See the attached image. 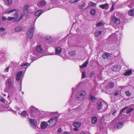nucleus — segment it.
Returning a JSON list of instances; mask_svg holds the SVG:
<instances>
[{
	"instance_id": "obj_62",
	"label": "nucleus",
	"mask_w": 134,
	"mask_h": 134,
	"mask_svg": "<svg viewBox=\"0 0 134 134\" xmlns=\"http://www.w3.org/2000/svg\"><path fill=\"white\" fill-rule=\"evenodd\" d=\"M112 7H114V4H113L112 5Z\"/></svg>"
},
{
	"instance_id": "obj_23",
	"label": "nucleus",
	"mask_w": 134,
	"mask_h": 134,
	"mask_svg": "<svg viewBox=\"0 0 134 134\" xmlns=\"http://www.w3.org/2000/svg\"><path fill=\"white\" fill-rule=\"evenodd\" d=\"M22 29V27L20 26H18L16 27L15 29V31L16 32H19L21 31Z\"/></svg>"
},
{
	"instance_id": "obj_12",
	"label": "nucleus",
	"mask_w": 134,
	"mask_h": 134,
	"mask_svg": "<svg viewBox=\"0 0 134 134\" xmlns=\"http://www.w3.org/2000/svg\"><path fill=\"white\" fill-rule=\"evenodd\" d=\"M62 49L60 47H57L55 48V54L60 55V53L62 51Z\"/></svg>"
},
{
	"instance_id": "obj_49",
	"label": "nucleus",
	"mask_w": 134,
	"mask_h": 134,
	"mask_svg": "<svg viewBox=\"0 0 134 134\" xmlns=\"http://www.w3.org/2000/svg\"><path fill=\"white\" fill-rule=\"evenodd\" d=\"M7 109L9 111H10L12 110V109L9 107H7Z\"/></svg>"
},
{
	"instance_id": "obj_32",
	"label": "nucleus",
	"mask_w": 134,
	"mask_h": 134,
	"mask_svg": "<svg viewBox=\"0 0 134 134\" xmlns=\"http://www.w3.org/2000/svg\"><path fill=\"white\" fill-rule=\"evenodd\" d=\"M114 86V83L112 82H110L109 84L108 87L110 88H112Z\"/></svg>"
},
{
	"instance_id": "obj_35",
	"label": "nucleus",
	"mask_w": 134,
	"mask_h": 134,
	"mask_svg": "<svg viewBox=\"0 0 134 134\" xmlns=\"http://www.w3.org/2000/svg\"><path fill=\"white\" fill-rule=\"evenodd\" d=\"M80 0H69V2L70 3H73L77 2Z\"/></svg>"
},
{
	"instance_id": "obj_58",
	"label": "nucleus",
	"mask_w": 134,
	"mask_h": 134,
	"mask_svg": "<svg viewBox=\"0 0 134 134\" xmlns=\"http://www.w3.org/2000/svg\"><path fill=\"white\" fill-rule=\"evenodd\" d=\"M2 94L3 95V96L4 97L5 96H6V94H5L3 93Z\"/></svg>"
},
{
	"instance_id": "obj_59",
	"label": "nucleus",
	"mask_w": 134,
	"mask_h": 134,
	"mask_svg": "<svg viewBox=\"0 0 134 134\" xmlns=\"http://www.w3.org/2000/svg\"><path fill=\"white\" fill-rule=\"evenodd\" d=\"M113 36V35H110V36L109 37H108V38H110V37H112V36Z\"/></svg>"
},
{
	"instance_id": "obj_43",
	"label": "nucleus",
	"mask_w": 134,
	"mask_h": 134,
	"mask_svg": "<svg viewBox=\"0 0 134 134\" xmlns=\"http://www.w3.org/2000/svg\"><path fill=\"white\" fill-rule=\"evenodd\" d=\"M0 100L3 103H4L6 100L4 99L3 98H1V99H0Z\"/></svg>"
},
{
	"instance_id": "obj_46",
	"label": "nucleus",
	"mask_w": 134,
	"mask_h": 134,
	"mask_svg": "<svg viewBox=\"0 0 134 134\" xmlns=\"http://www.w3.org/2000/svg\"><path fill=\"white\" fill-rule=\"evenodd\" d=\"M134 5V3H131L130 5H129L128 6L130 8L132 7Z\"/></svg>"
},
{
	"instance_id": "obj_48",
	"label": "nucleus",
	"mask_w": 134,
	"mask_h": 134,
	"mask_svg": "<svg viewBox=\"0 0 134 134\" xmlns=\"http://www.w3.org/2000/svg\"><path fill=\"white\" fill-rule=\"evenodd\" d=\"M9 67L7 68H5L4 70V71H5L6 72H8L9 71Z\"/></svg>"
},
{
	"instance_id": "obj_54",
	"label": "nucleus",
	"mask_w": 134,
	"mask_h": 134,
	"mask_svg": "<svg viewBox=\"0 0 134 134\" xmlns=\"http://www.w3.org/2000/svg\"><path fill=\"white\" fill-rule=\"evenodd\" d=\"M42 56H40L39 55V56H37V59H33V60H36L37 59V58H38L41 57Z\"/></svg>"
},
{
	"instance_id": "obj_41",
	"label": "nucleus",
	"mask_w": 134,
	"mask_h": 134,
	"mask_svg": "<svg viewBox=\"0 0 134 134\" xmlns=\"http://www.w3.org/2000/svg\"><path fill=\"white\" fill-rule=\"evenodd\" d=\"M128 107H125L124 108H123L122 109H121L120 110V113H121L123 111H124Z\"/></svg>"
},
{
	"instance_id": "obj_2",
	"label": "nucleus",
	"mask_w": 134,
	"mask_h": 134,
	"mask_svg": "<svg viewBox=\"0 0 134 134\" xmlns=\"http://www.w3.org/2000/svg\"><path fill=\"white\" fill-rule=\"evenodd\" d=\"M35 27L33 26L29 29L26 34V37L28 39H31L33 37Z\"/></svg>"
},
{
	"instance_id": "obj_50",
	"label": "nucleus",
	"mask_w": 134,
	"mask_h": 134,
	"mask_svg": "<svg viewBox=\"0 0 134 134\" xmlns=\"http://www.w3.org/2000/svg\"><path fill=\"white\" fill-rule=\"evenodd\" d=\"M78 127H76L74 128V130L75 131H77L79 130Z\"/></svg>"
},
{
	"instance_id": "obj_51",
	"label": "nucleus",
	"mask_w": 134,
	"mask_h": 134,
	"mask_svg": "<svg viewBox=\"0 0 134 134\" xmlns=\"http://www.w3.org/2000/svg\"><path fill=\"white\" fill-rule=\"evenodd\" d=\"M6 34V32H4L1 33V35L2 36L5 35Z\"/></svg>"
},
{
	"instance_id": "obj_9",
	"label": "nucleus",
	"mask_w": 134,
	"mask_h": 134,
	"mask_svg": "<svg viewBox=\"0 0 134 134\" xmlns=\"http://www.w3.org/2000/svg\"><path fill=\"white\" fill-rule=\"evenodd\" d=\"M23 73V71H20L16 74V80L18 81L21 79Z\"/></svg>"
},
{
	"instance_id": "obj_63",
	"label": "nucleus",
	"mask_w": 134,
	"mask_h": 134,
	"mask_svg": "<svg viewBox=\"0 0 134 134\" xmlns=\"http://www.w3.org/2000/svg\"><path fill=\"white\" fill-rule=\"evenodd\" d=\"M22 94H24V92H22Z\"/></svg>"
},
{
	"instance_id": "obj_8",
	"label": "nucleus",
	"mask_w": 134,
	"mask_h": 134,
	"mask_svg": "<svg viewBox=\"0 0 134 134\" xmlns=\"http://www.w3.org/2000/svg\"><path fill=\"white\" fill-rule=\"evenodd\" d=\"M6 82L7 88L9 90L11 89L12 87L11 79L10 78H8L7 80L6 81Z\"/></svg>"
},
{
	"instance_id": "obj_55",
	"label": "nucleus",
	"mask_w": 134,
	"mask_h": 134,
	"mask_svg": "<svg viewBox=\"0 0 134 134\" xmlns=\"http://www.w3.org/2000/svg\"><path fill=\"white\" fill-rule=\"evenodd\" d=\"M62 131L61 129L60 128H59L58 130V132H60Z\"/></svg>"
},
{
	"instance_id": "obj_27",
	"label": "nucleus",
	"mask_w": 134,
	"mask_h": 134,
	"mask_svg": "<svg viewBox=\"0 0 134 134\" xmlns=\"http://www.w3.org/2000/svg\"><path fill=\"white\" fill-rule=\"evenodd\" d=\"M101 31H96L94 33V35L95 36L97 37H99V35L101 34Z\"/></svg>"
},
{
	"instance_id": "obj_16",
	"label": "nucleus",
	"mask_w": 134,
	"mask_h": 134,
	"mask_svg": "<svg viewBox=\"0 0 134 134\" xmlns=\"http://www.w3.org/2000/svg\"><path fill=\"white\" fill-rule=\"evenodd\" d=\"M102 56V58L104 59L106 58L108 59H110L111 58V56L110 55L107 53L103 54Z\"/></svg>"
},
{
	"instance_id": "obj_5",
	"label": "nucleus",
	"mask_w": 134,
	"mask_h": 134,
	"mask_svg": "<svg viewBox=\"0 0 134 134\" xmlns=\"http://www.w3.org/2000/svg\"><path fill=\"white\" fill-rule=\"evenodd\" d=\"M110 22L113 25L115 26L119 24L120 21L119 19L117 18L116 17L113 16L111 17Z\"/></svg>"
},
{
	"instance_id": "obj_7",
	"label": "nucleus",
	"mask_w": 134,
	"mask_h": 134,
	"mask_svg": "<svg viewBox=\"0 0 134 134\" xmlns=\"http://www.w3.org/2000/svg\"><path fill=\"white\" fill-rule=\"evenodd\" d=\"M28 121L30 123L31 126L33 127L36 129V128L37 127V122L35 120L31 119L30 118H29Z\"/></svg>"
},
{
	"instance_id": "obj_33",
	"label": "nucleus",
	"mask_w": 134,
	"mask_h": 134,
	"mask_svg": "<svg viewBox=\"0 0 134 134\" xmlns=\"http://www.w3.org/2000/svg\"><path fill=\"white\" fill-rule=\"evenodd\" d=\"M133 110V108H130L127 109L126 110V113L128 114H129Z\"/></svg>"
},
{
	"instance_id": "obj_20",
	"label": "nucleus",
	"mask_w": 134,
	"mask_h": 134,
	"mask_svg": "<svg viewBox=\"0 0 134 134\" xmlns=\"http://www.w3.org/2000/svg\"><path fill=\"white\" fill-rule=\"evenodd\" d=\"M97 122V118L96 116H94L92 118V122L93 124H95Z\"/></svg>"
},
{
	"instance_id": "obj_53",
	"label": "nucleus",
	"mask_w": 134,
	"mask_h": 134,
	"mask_svg": "<svg viewBox=\"0 0 134 134\" xmlns=\"http://www.w3.org/2000/svg\"><path fill=\"white\" fill-rule=\"evenodd\" d=\"M118 92H115L114 93V96H116L117 95H118Z\"/></svg>"
},
{
	"instance_id": "obj_26",
	"label": "nucleus",
	"mask_w": 134,
	"mask_h": 134,
	"mask_svg": "<svg viewBox=\"0 0 134 134\" xmlns=\"http://www.w3.org/2000/svg\"><path fill=\"white\" fill-rule=\"evenodd\" d=\"M118 68L119 67L118 66V65H116L113 67L112 68V70L113 71H116L118 70Z\"/></svg>"
},
{
	"instance_id": "obj_56",
	"label": "nucleus",
	"mask_w": 134,
	"mask_h": 134,
	"mask_svg": "<svg viewBox=\"0 0 134 134\" xmlns=\"http://www.w3.org/2000/svg\"><path fill=\"white\" fill-rule=\"evenodd\" d=\"M116 112V110H115L114 111V112L113 113V114H112V115H114V114H115Z\"/></svg>"
},
{
	"instance_id": "obj_6",
	"label": "nucleus",
	"mask_w": 134,
	"mask_h": 134,
	"mask_svg": "<svg viewBox=\"0 0 134 134\" xmlns=\"http://www.w3.org/2000/svg\"><path fill=\"white\" fill-rule=\"evenodd\" d=\"M57 120V118L56 116L51 118L48 121V122L49 123V127H52L53 126L56 124Z\"/></svg>"
},
{
	"instance_id": "obj_1",
	"label": "nucleus",
	"mask_w": 134,
	"mask_h": 134,
	"mask_svg": "<svg viewBox=\"0 0 134 134\" xmlns=\"http://www.w3.org/2000/svg\"><path fill=\"white\" fill-rule=\"evenodd\" d=\"M15 11V13L14 14V15L15 17H8L7 19L6 17L4 16H3L1 18V20L2 21H4L7 19L8 20H11L14 19V20L13 21L14 22L18 23L21 19L23 16V14H21L20 16L18 17V9H13L9 10L8 11H6L5 13L9 14V13Z\"/></svg>"
},
{
	"instance_id": "obj_44",
	"label": "nucleus",
	"mask_w": 134,
	"mask_h": 134,
	"mask_svg": "<svg viewBox=\"0 0 134 134\" xmlns=\"http://www.w3.org/2000/svg\"><path fill=\"white\" fill-rule=\"evenodd\" d=\"M73 110L75 111H79L80 110V109L79 108H76L74 109Z\"/></svg>"
},
{
	"instance_id": "obj_38",
	"label": "nucleus",
	"mask_w": 134,
	"mask_h": 134,
	"mask_svg": "<svg viewBox=\"0 0 134 134\" xmlns=\"http://www.w3.org/2000/svg\"><path fill=\"white\" fill-rule=\"evenodd\" d=\"M86 77V72H83L82 73V78H84Z\"/></svg>"
},
{
	"instance_id": "obj_10",
	"label": "nucleus",
	"mask_w": 134,
	"mask_h": 134,
	"mask_svg": "<svg viewBox=\"0 0 134 134\" xmlns=\"http://www.w3.org/2000/svg\"><path fill=\"white\" fill-rule=\"evenodd\" d=\"M29 6L27 5H26L23 7V12L25 16H27L28 14V8Z\"/></svg>"
},
{
	"instance_id": "obj_37",
	"label": "nucleus",
	"mask_w": 134,
	"mask_h": 134,
	"mask_svg": "<svg viewBox=\"0 0 134 134\" xmlns=\"http://www.w3.org/2000/svg\"><path fill=\"white\" fill-rule=\"evenodd\" d=\"M96 10L94 9H92L91 10L90 13L93 15H94L96 13Z\"/></svg>"
},
{
	"instance_id": "obj_52",
	"label": "nucleus",
	"mask_w": 134,
	"mask_h": 134,
	"mask_svg": "<svg viewBox=\"0 0 134 134\" xmlns=\"http://www.w3.org/2000/svg\"><path fill=\"white\" fill-rule=\"evenodd\" d=\"M114 9V7H111L110 8V11H112Z\"/></svg>"
},
{
	"instance_id": "obj_60",
	"label": "nucleus",
	"mask_w": 134,
	"mask_h": 134,
	"mask_svg": "<svg viewBox=\"0 0 134 134\" xmlns=\"http://www.w3.org/2000/svg\"><path fill=\"white\" fill-rule=\"evenodd\" d=\"M80 134H86L85 133L83 132H81Z\"/></svg>"
},
{
	"instance_id": "obj_57",
	"label": "nucleus",
	"mask_w": 134,
	"mask_h": 134,
	"mask_svg": "<svg viewBox=\"0 0 134 134\" xmlns=\"http://www.w3.org/2000/svg\"><path fill=\"white\" fill-rule=\"evenodd\" d=\"M64 134H70L69 132H64Z\"/></svg>"
},
{
	"instance_id": "obj_40",
	"label": "nucleus",
	"mask_w": 134,
	"mask_h": 134,
	"mask_svg": "<svg viewBox=\"0 0 134 134\" xmlns=\"http://www.w3.org/2000/svg\"><path fill=\"white\" fill-rule=\"evenodd\" d=\"M95 72L94 71H91L90 74V75L91 77H92L93 76V75L94 74Z\"/></svg>"
},
{
	"instance_id": "obj_13",
	"label": "nucleus",
	"mask_w": 134,
	"mask_h": 134,
	"mask_svg": "<svg viewBox=\"0 0 134 134\" xmlns=\"http://www.w3.org/2000/svg\"><path fill=\"white\" fill-rule=\"evenodd\" d=\"M46 4V2L44 0H42L39 2L37 4V5L39 7H42Z\"/></svg>"
},
{
	"instance_id": "obj_61",
	"label": "nucleus",
	"mask_w": 134,
	"mask_h": 134,
	"mask_svg": "<svg viewBox=\"0 0 134 134\" xmlns=\"http://www.w3.org/2000/svg\"><path fill=\"white\" fill-rule=\"evenodd\" d=\"M20 91H21V85H20Z\"/></svg>"
},
{
	"instance_id": "obj_11",
	"label": "nucleus",
	"mask_w": 134,
	"mask_h": 134,
	"mask_svg": "<svg viewBox=\"0 0 134 134\" xmlns=\"http://www.w3.org/2000/svg\"><path fill=\"white\" fill-rule=\"evenodd\" d=\"M41 127L42 129H46L49 125L47 122L46 121H43L41 122Z\"/></svg>"
},
{
	"instance_id": "obj_64",
	"label": "nucleus",
	"mask_w": 134,
	"mask_h": 134,
	"mask_svg": "<svg viewBox=\"0 0 134 134\" xmlns=\"http://www.w3.org/2000/svg\"><path fill=\"white\" fill-rule=\"evenodd\" d=\"M54 54V53H52V54L51 55H53Z\"/></svg>"
},
{
	"instance_id": "obj_31",
	"label": "nucleus",
	"mask_w": 134,
	"mask_h": 134,
	"mask_svg": "<svg viewBox=\"0 0 134 134\" xmlns=\"http://www.w3.org/2000/svg\"><path fill=\"white\" fill-rule=\"evenodd\" d=\"M30 63H26L24 64L23 63L22 64H21L20 65V66H21V67L23 66H30Z\"/></svg>"
},
{
	"instance_id": "obj_19",
	"label": "nucleus",
	"mask_w": 134,
	"mask_h": 134,
	"mask_svg": "<svg viewBox=\"0 0 134 134\" xmlns=\"http://www.w3.org/2000/svg\"><path fill=\"white\" fill-rule=\"evenodd\" d=\"M36 51L37 52L39 53L43 51V49L41 47V45H39L36 48Z\"/></svg>"
},
{
	"instance_id": "obj_34",
	"label": "nucleus",
	"mask_w": 134,
	"mask_h": 134,
	"mask_svg": "<svg viewBox=\"0 0 134 134\" xmlns=\"http://www.w3.org/2000/svg\"><path fill=\"white\" fill-rule=\"evenodd\" d=\"M96 3H94L91 2H90L88 3L89 5L91 6H95L96 5Z\"/></svg>"
},
{
	"instance_id": "obj_36",
	"label": "nucleus",
	"mask_w": 134,
	"mask_h": 134,
	"mask_svg": "<svg viewBox=\"0 0 134 134\" xmlns=\"http://www.w3.org/2000/svg\"><path fill=\"white\" fill-rule=\"evenodd\" d=\"M103 23L102 22H100L96 24V26L97 27H100L101 26H103Z\"/></svg>"
},
{
	"instance_id": "obj_21",
	"label": "nucleus",
	"mask_w": 134,
	"mask_h": 134,
	"mask_svg": "<svg viewBox=\"0 0 134 134\" xmlns=\"http://www.w3.org/2000/svg\"><path fill=\"white\" fill-rule=\"evenodd\" d=\"M4 2L6 5H10L12 3V0H4Z\"/></svg>"
},
{
	"instance_id": "obj_28",
	"label": "nucleus",
	"mask_w": 134,
	"mask_h": 134,
	"mask_svg": "<svg viewBox=\"0 0 134 134\" xmlns=\"http://www.w3.org/2000/svg\"><path fill=\"white\" fill-rule=\"evenodd\" d=\"M129 14L131 16H134V9L130 10L129 12Z\"/></svg>"
},
{
	"instance_id": "obj_30",
	"label": "nucleus",
	"mask_w": 134,
	"mask_h": 134,
	"mask_svg": "<svg viewBox=\"0 0 134 134\" xmlns=\"http://www.w3.org/2000/svg\"><path fill=\"white\" fill-rule=\"evenodd\" d=\"M89 98L93 102H94L96 99V98L95 97L92 96L91 95H90Z\"/></svg>"
},
{
	"instance_id": "obj_4",
	"label": "nucleus",
	"mask_w": 134,
	"mask_h": 134,
	"mask_svg": "<svg viewBox=\"0 0 134 134\" xmlns=\"http://www.w3.org/2000/svg\"><path fill=\"white\" fill-rule=\"evenodd\" d=\"M30 111L31 113L32 117L36 116L39 113V111L37 109L33 106H31L30 108Z\"/></svg>"
},
{
	"instance_id": "obj_45",
	"label": "nucleus",
	"mask_w": 134,
	"mask_h": 134,
	"mask_svg": "<svg viewBox=\"0 0 134 134\" xmlns=\"http://www.w3.org/2000/svg\"><path fill=\"white\" fill-rule=\"evenodd\" d=\"M86 4L85 3H83V5H81V9L83 8L85 6Z\"/></svg>"
},
{
	"instance_id": "obj_22",
	"label": "nucleus",
	"mask_w": 134,
	"mask_h": 134,
	"mask_svg": "<svg viewBox=\"0 0 134 134\" xmlns=\"http://www.w3.org/2000/svg\"><path fill=\"white\" fill-rule=\"evenodd\" d=\"M73 125L75 127H79L81 125V124L79 122H74Z\"/></svg>"
},
{
	"instance_id": "obj_14",
	"label": "nucleus",
	"mask_w": 134,
	"mask_h": 134,
	"mask_svg": "<svg viewBox=\"0 0 134 134\" xmlns=\"http://www.w3.org/2000/svg\"><path fill=\"white\" fill-rule=\"evenodd\" d=\"M102 103L100 101H98L96 104V107L97 109L98 110H101L102 107Z\"/></svg>"
},
{
	"instance_id": "obj_42",
	"label": "nucleus",
	"mask_w": 134,
	"mask_h": 134,
	"mask_svg": "<svg viewBox=\"0 0 134 134\" xmlns=\"http://www.w3.org/2000/svg\"><path fill=\"white\" fill-rule=\"evenodd\" d=\"M6 29L5 28H4L3 27H1L0 28V31L1 32H3Z\"/></svg>"
},
{
	"instance_id": "obj_15",
	"label": "nucleus",
	"mask_w": 134,
	"mask_h": 134,
	"mask_svg": "<svg viewBox=\"0 0 134 134\" xmlns=\"http://www.w3.org/2000/svg\"><path fill=\"white\" fill-rule=\"evenodd\" d=\"M99 7L102 9L105 10L108 9L109 8V6L108 3L100 5Z\"/></svg>"
},
{
	"instance_id": "obj_3",
	"label": "nucleus",
	"mask_w": 134,
	"mask_h": 134,
	"mask_svg": "<svg viewBox=\"0 0 134 134\" xmlns=\"http://www.w3.org/2000/svg\"><path fill=\"white\" fill-rule=\"evenodd\" d=\"M86 95V92L83 91L78 92L76 96L77 99L79 100H82L84 98Z\"/></svg>"
},
{
	"instance_id": "obj_17",
	"label": "nucleus",
	"mask_w": 134,
	"mask_h": 134,
	"mask_svg": "<svg viewBox=\"0 0 134 134\" xmlns=\"http://www.w3.org/2000/svg\"><path fill=\"white\" fill-rule=\"evenodd\" d=\"M89 62L88 59L87 61L83 63L80 66V68H83L86 67Z\"/></svg>"
},
{
	"instance_id": "obj_25",
	"label": "nucleus",
	"mask_w": 134,
	"mask_h": 134,
	"mask_svg": "<svg viewBox=\"0 0 134 134\" xmlns=\"http://www.w3.org/2000/svg\"><path fill=\"white\" fill-rule=\"evenodd\" d=\"M123 125V123L122 122H121L118 123L117 125V127L118 129L121 128Z\"/></svg>"
},
{
	"instance_id": "obj_39",
	"label": "nucleus",
	"mask_w": 134,
	"mask_h": 134,
	"mask_svg": "<svg viewBox=\"0 0 134 134\" xmlns=\"http://www.w3.org/2000/svg\"><path fill=\"white\" fill-rule=\"evenodd\" d=\"M125 94L127 96H130L131 93L129 91H127L125 92Z\"/></svg>"
},
{
	"instance_id": "obj_47",
	"label": "nucleus",
	"mask_w": 134,
	"mask_h": 134,
	"mask_svg": "<svg viewBox=\"0 0 134 134\" xmlns=\"http://www.w3.org/2000/svg\"><path fill=\"white\" fill-rule=\"evenodd\" d=\"M75 52L74 51H71L69 52V54L70 55H73L75 54Z\"/></svg>"
},
{
	"instance_id": "obj_24",
	"label": "nucleus",
	"mask_w": 134,
	"mask_h": 134,
	"mask_svg": "<svg viewBox=\"0 0 134 134\" xmlns=\"http://www.w3.org/2000/svg\"><path fill=\"white\" fill-rule=\"evenodd\" d=\"M132 73V70H130L127 71L124 73V75L125 76L130 75Z\"/></svg>"
},
{
	"instance_id": "obj_29",
	"label": "nucleus",
	"mask_w": 134,
	"mask_h": 134,
	"mask_svg": "<svg viewBox=\"0 0 134 134\" xmlns=\"http://www.w3.org/2000/svg\"><path fill=\"white\" fill-rule=\"evenodd\" d=\"M21 115L24 117H26L28 116V115L25 111H24L21 114Z\"/></svg>"
},
{
	"instance_id": "obj_18",
	"label": "nucleus",
	"mask_w": 134,
	"mask_h": 134,
	"mask_svg": "<svg viewBox=\"0 0 134 134\" xmlns=\"http://www.w3.org/2000/svg\"><path fill=\"white\" fill-rule=\"evenodd\" d=\"M42 10H39L36 11L35 14V16L38 17L40 16L42 14Z\"/></svg>"
}]
</instances>
